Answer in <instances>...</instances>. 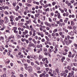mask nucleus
I'll list each match as a JSON object with an SVG mask.
<instances>
[{
    "mask_svg": "<svg viewBox=\"0 0 77 77\" xmlns=\"http://www.w3.org/2000/svg\"><path fill=\"white\" fill-rule=\"evenodd\" d=\"M24 65L25 66V69L26 70H28V71L29 72H32V67L31 66H29L27 67L28 65L26 64H24Z\"/></svg>",
    "mask_w": 77,
    "mask_h": 77,
    "instance_id": "f257e3e1",
    "label": "nucleus"
},
{
    "mask_svg": "<svg viewBox=\"0 0 77 77\" xmlns=\"http://www.w3.org/2000/svg\"><path fill=\"white\" fill-rule=\"evenodd\" d=\"M60 75L61 76H64V77H66V75H67V74L65 72L63 71L62 73H60Z\"/></svg>",
    "mask_w": 77,
    "mask_h": 77,
    "instance_id": "f03ea898",
    "label": "nucleus"
},
{
    "mask_svg": "<svg viewBox=\"0 0 77 77\" xmlns=\"http://www.w3.org/2000/svg\"><path fill=\"white\" fill-rule=\"evenodd\" d=\"M50 48H50H49V52L50 53L51 52H52V51H53V46H51L50 47Z\"/></svg>",
    "mask_w": 77,
    "mask_h": 77,
    "instance_id": "7ed1b4c3",
    "label": "nucleus"
},
{
    "mask_svg": "<svg viewBox=\"0 0 77 77\" xmlns=\"http://www.w3.org/2000/svg\"><path fill=\"white\" fill-rule=\"evenodd\" d=\"M74 34V32L71 31L69 33V35H71V36H73Z\"/></svg>",
    "mask_w": 77,
    "mask_h": 77,
    "instance_id": "20e7f679",
    "label": "nucleus"
},
{
    "mask_svg": "<svg viewBox=\"0 0 77 77\" xmlns=\"http://www.w3.org/2000/svg\"><path fill=\"white\" fill-rule=\"evenodd\" d=\"M66 60L68 62H71V60L69 58H66Z\"/></svg>",
    "mask_w": 77,
    "mask_h": 77,
    "instance_id": "39448f33",
    "label": "nucleus"
},
{
    "mask_svg": "<svg viewBox=\"0 0 77 77\" xmlns=\"http://www.w3.org/2000/svg\"><path fill=\"white\" fill-rule=\"evenodd\" d=\"M72 70L73 71H77V69H75V67H74L72 68Z\"/></svg>",
    "mask_w": 77,
    "mask_h": 77,
    "instance_id": "423d86ee",
    "label": "nucleus"
},
{
    "mask_svg": "<svg viewBox=\"0 0 77 77\" xmlns=\"http://www.w3.org/2000/svg\"><path fill=\"white\" fill-rule=\"evenodd\" d=\"M72 40H69V43H68V45H69V44H70L71 43H72Z\"/></svg>",
    "mask_w": 77,
    "mask_h": 77,
    "instance_id": "0eeeda50",
    "label": "nucleus"
},
{
    "mask_svg": "<svg viewBox=\"0 0 77 77\" xmlns=\"http://www.w3.org/2000/svg\"><path fill=\"white\" fill-rule=\"evenodd\" d=\"M23 57H24V56L23 55V54H22L20 56H19V57L20 58H23Z\"/></svg>",
    "mask_w": 77,
    "mask_h": 77,
    "instance_id": "6e6552de",
    "label": "nucleus"
},
{
    "mask_svg": "<svg viewBox=\"0 0 77 77\" xmlns=\"http://www.w3.org/2000/svg\"><path fill=\"white\" fill-rule=\"evenodd\" d=\"M42 55H39V59L40 60L41 59H42Z\"/></svg>",
    "mask_w": 77,
    "mask_h": 77,
    "instance_id": "1a4fd4ad",
    "label": "nucleus"
},
{
    "mask_svg": "<svg viewBox=\"0 0 77 77\" xmlns=\"http://www.w3.org/2000/svg\"><path fill=\"white\" fill-rule=\"evenodd\" d=\"M44 50L45 52H47V48H44Z\"/></svg>",
    "mask_w": 77,
    "mask_h": 77,
    "instance_id": "9d476101",
    "label": "nucleus"
},
{
    "mask_svg": "<svg viewBox=\"0 0 77 77\" xmlns=\"http://www.w3.org/2000/svg\"><path fill=\"white\" fill-rule=\"evenodd\" d=\"M27 2L29 3H32V0H28Z\"/></svg>",
    "mask_w": 77,
    "mask_h": 77,
    "instance_id": "9b49d317",
    "label": "nucleus"
},
{
    "mask_svg": "<svg viewBox=\"0 0 77 77\" xmlns=\"http://www.w3.org/2000/svg\"><path fill=\"white\" fill-rule=\"evenodd\" d=\"M73 64L74 66H77V63H73Z\"/></svg>",
    "mask_w": 77,
    "mask_h": 77,
    "instance_id": "f8f14e48",
    "label": "nucleus"
},
{
    "mask_svg": "<svg viewBox=\"0 0 77 77\" xmlns=\"http://www.w3.org/2000/svg\"><path fill=\"white\" fill-rule=\"evenodd\" d=\"M38 12L39 13H42V11L41 10H38Z\"/></svg>",
    "mask_w": 77,
    "mask_h": 77,
    "instance_id": "ddd939ff",
    "label": "nucleus"
},
{
    "mask_svg": "<svg viewBox=\"0 0 77 77\" xmlns=\"http://www.w3.org/2000/svg\"><path fill=\"white\" fill-rule=\"evenodd\" d=\"M71 76H72V75H74V71H72L71 72Z\"/></svg>",
    "mask_w": 77,
    "mask_h": 77,
    "instance_id": "4468645a",
    "label": "nucleus"
},
{
    "mask_svg": "<svg viewBox=\"0 0 77 77\" xmlns=\"http://www.w3.org/2000/svg\"><path fill=\"white\" fill-rule=\"evenodd\" d=\"M71 73H69V75L67 76V77H71Z\"/></svg>",
    "mask_w": 77,
    "mask_h": 77,
    "instance_id": "2eb2a0df",
    "label": "nucleus"
},
{
    "mask_svg": "<svg viewBox=\"0 0 77 77\" xmlns=\"http://www.w3.org/2000/svg\"><path fill=\"white\" fill-rule=\"evenodd\" d=\"M67 69H68L69 70H71V67L68 66H67Z\"/></svg>",
    "mask_w": 77,
    "mask_h": 77,
    "instance_id": "dca6fc26",
    "label": "nucleus"
},
{
    "mask_svg": "<svg viewBox=\"0 0 77 77\" xmlns=\"http://www.w3.org/2000/svg\"><path fill=\"white\" fill-rule=\"evenodd\" d=\"M37 53H39L41 51H39V50L38 49H37V51H36Z\"/></svg>",
    "mask_w": 77,
    "mask_h": 77,
    "instance_id": "f3484780",
    "label": "nucleus"
},
{
    "mask_svg": "<svg viewBox=\"0 0 77 77\" xmlns=\"http://www.w3.org/2000/svg\"><path fill=\"white\" fill-rule=\"evenodd\" d=\"M55 71L56 72L58 73L59 72V69H55Z\"/></svg>",
    "mask_w": 77,
    "mask_h": 77,
    "instance_id": "a211bd4d",
    "label": "nucleus"
},
{
    "mask_svg": "<svg viewBox=\"0 0 77 77\" xmlns=\"http://www.w3.org/2000/svg\"><path fill=\"white\" fill-rule=\"evenodd\" d=\"M17 38L18 39H19V38H21V37L20 35H18L17 36Z\"/></svg>",
    "mask_w": 77,
    "mask_h": 77,
    "instance_id": "6ab92c4d",
    "label": "nucleus"
},
{
    "mask_svg": "<svg viewBox=\"0 0 77 77\" xmlns=\"http://www.w3.org/2000/svg\"><path fill=\"white\" fill-rule=\"evenodd\" d=\"M5 21H7L8 20V17H5Z\"/></svg>",
    "mask_w": 77,
    "mask_h": 77,
    "instance_id": "aec40b11",
    "label": "nucleus"
},
{
    "mask_svg": "<svg viewBox=\"0 0 77 77\" xmlns=\"http://www.w3.org/2000/svg\"><path fill=\"white\" fill-rule=\"evenodd\" d=\"M12 38L11 36H9L8 38V40H11V38Z\"/></svg>",
    "mask_w": 77,
    "mask_h": 77,
    "instance_id": "412c9836",
    "label": "nucleus"
},
{
    "mask_svg": "<svg viewBox=\"0 0 77 77\" xmlns=\"http://www.w3.org/2000/svg\"><path fill=\"white\" fill-rule=\"evenodd\" d=\"M45 38L48 41L49 40V38H48V37H47V36H45Z\"/></svg>",
    "mask_w": 77,
    "mask_h": 77,
    "instance_id": "4be33fe9",
    "label": "nucleus"
},
{
    "mask_svg": "<svg viewBox=\"0 0 77 77\" xmlns=\"http://www.w3.org/2000/svg\"><path fill=\"white\" fill-rule=\"evenodd\" d=\"M13 5L14 6H16V2H14L13 4Z\"/></svg>",
    "mask_w": 77,
    "mask_h": 77,
    "instance_id": "5701e85b",
    "label": "nucleus"
},
{
    "mask_svg": "<svg viewBox=\"0 0 77 77\" xmlns=\"http://www.w3.org/2000/svg\"><path fill=\"white\" fill-rule=\"evenodd\" d=\"M2 24H3V28L4 29H5L6 28V26H5V24H4V23H2Z\"/></svg>",
    "mask_w": 77,
    "mask_h": 77,
    "instance_id": "b1692460",
    "label": "nucleus"
},
{
    "mask_svg": "<svg viewBox=\"0 0 77 77\" xmlns=\"http://www.w3.org/2000/svg\"><path fill=\"white\" fill-rule=\"evenodd\" d=\"M63 55H66V54H67V52H64L63 53Z\"/></svg>",
    "mask_w": 77,
    "mask_h": 77,
    "instance_id": "393cba45",
    "label": "nucleus"
},
{
    "mask_svg": "<svg viewBox=\"0 0 77 77\" xmlns=\"http://www.w3.org/2000/svg\"><path fill=\"white\" fill-rule=\"evenodd\" d=\"M37 70H40V69H41V68L39 67H38L37 68Z\"/></svg>",
    "mask_w": 77,
    "mask_h": 77,
    "instance_id": "a878e982",
    "label": "nucleus"
},
{
    "mask_svg": "<svg viewBox=\"0 0 77 77\" xmlns=\"http://www.w3.org/2000/svg\"><path fill=\"white\" fill-rule=\"evenodd\" d=\"M13 29H14V30H17V27H14Z\"/></svg>",
    "mask_w": 77,
    "mask_h": 77,
    "instance_id": "bb28decb",
    "label": "nucleus"
},
{
    "mask_svg": "<svg viewBox=\"0 0 77 77\" xmlns=\"http://www.w3.org/2000/svg\"><path fill=\"white\" fill-rule=\"evenodd\" d=\"M49 27H51V24L50 23H48V24L47 25Z\"/></svg>",
    "mask_w": 77,
    "mask_h": 77,
    "instance_id": "cd10ccee",
    "label": "nucleus"
},
{
    "mask_svg": "<svg viewBox=\"0 0 77 77\" xmlns=\"http://www.w3.org/2000/svg\"><path fill=\"white\" fill-rule=\"evenodd\" d=\"M45 8H46V7H48V4H46L45 5Z\"/></svg>",
    "mask_w": 77,
    "mask_h": 77,
    "instance_id": "c85d7f7f",
    "label": "nucleus"
},
{
    "mask_svg": "<svg viewBox=\"0 0 77 77\" xmlns=\"http://www.w3.org/2000/svg\"><path fill=\"white\" fill-rule=\"evenodd\" d=\"M49 69L48 68H46V70L47 72H48V70H49Z\"/></svg>",
    "mask_w": 77,
    "mask_h": 77,
    "instance_id": "c756f323",
    "label": "nucleus"
},
{
    "mask_svg": "<svg viewBox=\"0 0 77 77\" xmlns=\"http://www.w3.org/2000/svg\"><path fill=\"white\" fill-rule=\"evenodd\" d=\"M35 62L36 63H37V65H39V62H38V61H35Z\"/></svg>",
    "mask_w": 77,
    "mask_h": 77,
    "instance_id": "7c9ffc66",
    "label": "nucleus"
},
{
    "mask_svg": "<svg viewBox=\"0 0 77 77\" xmlns=\"http://www.w3.org/2000/svg\"><path fill=\"white\" fill-rule=\"evenodd\" d=\"M5 15H8V13L7 11H5Z\"/></svg>",
    "mask_w": 77,
    "mask_h": 77,
    "instance_id": "2f4dec72",
    "label": "nucleus"
},
{
    "mask_svg": "<svg viewBox=\"0 0 77 77\" xmlns=\"http://www.w3.org/2000/svg\"><path fill=\"white\" fill-rule=\"evenodd\" d=\"M54 5H56V2H53L52 3V5L53 6H54Z\"/></svg>",
    "mask_w": 77,
    "mask_h": 77,
    "instance_id": "473e14b6",
    "label": "nucleus"
},
{
    "mask_svg": "<svg viewBox=\"0 0 77 77\" xmlns=\"http://www.w3.org/2000/svg\"><path fill=\"white\" fill-rule=\"evenodd\" d=\"M9 17L11 19H14V17H13V16H10Z\"/></svg>",
    "mask_w": 77,
    "mask_h": 77,
    "instance_id": "72a5a7b5",
    "label": "nucleus"
},
{
    "mask_svg": "<svg viewBox=\"0 0 77 77\" xmlns=\"http://www.w3.org/2000/svg\"><path fill=\"white\" fill-rule=\"evenodd\" d=\"M53 74H55V75H56V72L55 71H53Z\"/></svg>",
    "mask_w": 77,
    "mask_h": 77,
    "instance_id": "f704fd0d",
    "label": "nucleus"
},
{
    "mask_svg": "<svg viewBox=\"0 0 77 77\" xmlns=\"http://www.w3.org/2000/svg\"><path fill=\"white\" fill-rule=\"evenodd\" d=\"M18 5L20 6H22L23 5V4L21 3H19Z\"/></svg>",
    "mask_w": 77,
    "mask_h": 77,
    "instance_id": "c9c22d12",
    "label": "nucleus"
},
{
    "mask_svg": "<svg viewBox=\"0 0 77 77\" xmlns=\"http://www.w3.org/2000/svg\"><path fill=\"white\" fill-rule=\"evenodd\" d=\"M15 20L16 21H18L19 20V18L18 17H16L15 18Z\"/></svg>",
    "mask_w": 77,
    "mask_h": 77,
    "instance_id": "e433bc0d",
    "label": "nucleus"
},
{
    "mask_svg": "<svg viewBox=\"0 0 77 77\" xmlns=\"http://www.w3.org/2000/svg\"><path fill=\"white\" fill-rule=\"evenodd\" d=\"M71 25H72V26H73V25H74V22H73V21H72L71 22Z\"/></svg>",
    "mask_w": 77,
    "mask_h": 77,
    "instance_id": "4c0bfd02",
    "label": "nucleus"
},
{
    "mask_svg": "<svg viewBox=\"0 0 77 77\" xmlns=\"http://www.w3.org/2000/svg\"><path fill=\"white\" fill-rule=\"evenodd\" d=\"M65 72H66V73H68V71L67 69H66L65 70Z\"/></svg>",
    "mask_w": 77,
    "mask_h": 77,
    "instance_id": "58836bf2",
    "label": "nucleus"
},
{
    "mask_svg": "<svg viewBox=\"0 0 77 77\" xmlns=\"http://www.w3.org/2000/svg\"><path fill=\"white\" fill-rule=\"evenodd\" d=\"M0 21L1 23H4V20H2V19L0 20Z\"/></svg>",
    "mask_w": 77,
    "mask_h": 77,
    "instance_id": "ea45409f",
    "label": "nucleus"
},
{
    "mask_svg": "<svg viewBox=\"0 0 77 77\" xmlns=\"http://www.w3.org/2000/svg\"><path fill=\"white\" fill-rule=\"evenodd\" d=\"M54 49L56 51H58V49L57 48H55Z\"/></svg>",
    "mask_w": 77,
    "mask_h": 77,
    "instance_id": "a19ab883",
    "label": "nucleus"
},
{
    "mask_svg": "<svg viewBox=\"0 0 77 77\" xmlns=\"http://www.w3.org/2000/svg\"><path fill=\"white\" fill-rule=\"evenodd\" d=\"M72 55V54H69L68 55V56L69 57H71V56Z\"/></svg>",
    "mask_w": 77,
    "mask_h": 77,
    "instance_id": "79ce46f5",
    "label": "nucleus"
},
{
    "mask_svg": "<svg viewBox=\"0 0 77 77\" xmlns=\"http://www.w3.org/2000/svg\"><path fill=\"white\" fill-rule=\"evenodd\" d=\"M46 29L47 30H50V28H49V27H47Z\"/></svg>",
    "mask_w": 77,
    "mask_h": 77,
    "instance_id": "37998d69",
    "label": "nucleus"
},
{
    "mask_svg": "<svg viewBox=\"0 0 77 77\" xmlns=\"http://www.w3.org/2000/svg\"><path fill=\"white\" fill-rule=\"evenodd\" d=\"M21 21L22 22H24V19H21Z\"/></svg>",
    "mask_w": 77,
    "mask_h": 77,
    "instance_id": "c03bdc74",
    "label": "nucleus"
},
{
    "mask_svg": "<svg viewBox=\"0 0 77 77\" xmlns=\"http://www.w3.org/2000/svg\"><path fill=\"white\" fill-rule=\"evenodd\" d=\"M26 44H28L29 43V40H26Z\"/></svg>",
    "mask_w": 77,
    "mask_h": 77,
    "instance_id": "a18cd8bd",
    "label": "nucleus"
},
{
    "mask_svg": "<svg viewBox=\"0 0 77 77\" xmlns=\"http://www.w3.org/2000/svg\"><path fill=\"white\" fill-rule=\"evenodd\" d=\"M31 65H32V66H33L34 65V63H33V62H31Z\"/></svg>",
    "mask_w": 77,
    "mask_h": 77,
    "instance_id": "49530a36",
    "label": "nucleus"
},
{
    "mask_svg": "<svg viewBox=\"0 0 77 77\" xmlns=\"http://www.w3.org/2000/svg\"><path fill=\"white\" fill-rule=\"evenodd\" d=\"M5 9H9V7L8 6H6Z\"/></svg>",
    "mask_w": 77,
    "mask_h": 77,
    "instance_id": "de8ad7c7",
    "label": "nucleus"
},
{
    "mask_svg": "<svg viewBox=\"0 0 77 77\" xmlns=\"http://www.w3.org/2000/svg\"><path fill=\"white\" fill-rule=\"evenodd\" d=\"M42 42H45V39L44 38H43L42 39Z\"/></svg>",
    "mask_w": 77,
    "mask_h": 77,
    "instance_id": "09e8293b",
    "label": "nucleus"
},
{
    "mask_svg": "<svg viewBox=\"0 0 77 77\" xmlns=\"http://www.w3.org/2000/svg\"><path fill=\"white\" fill-rule=\"evenodd\" d=\"M27 61L28 63H30V60H27Z\"/></svg>",
    "mask_w": 77,
    "mask_h": 77,
    "instance_id": "8fccbe9b",
    "label": "nucleus"
},
{
    "mask_svg": "<svg viewBox=\"0 0 77 77\" xmlns=\"http://www.w3.org/2000/svg\"><path fill=\"white\" fill-rule=\"evenodd\" d=\"M56 17H55V18H53V20H54V21H55L56 20Z\"/></svg>",
    "mask_w": 77,
    "mask_h": 77,
    "instance_id": "3c124183",
    "label": "nucleus"
},
{
    "mask_svg": "<svg viewBox=\"0 0 77 77\" xmlns=\"http://www.w3.org/2000/svg\"><path fill=\"white\" fill-rule=\"evenodd\" d=\"M49 21H50V22H51L52 21H51V18H49Z\"/></svg>",
    "mask_w": 77,
    "mask_h": 77,
    "instance_id": "603ef678",
    "label": "nucleus"
},
{
    "mask_svg": "<svg viewBox=\"0 0 77 77\" xmlns=\"http://www.w3.org/2000/svg\"><path fill=\"white\" fill-rule=\"evenodd\" d=\"M60 22H61L62 23H63V20L62 19H60Z\"/></svg>",
    "mask_w": 77,
    "mask_h": 77,
    "instance_id": "864d4df0",
    "label": "nucleus"
},
{
    "mask_svg": "<svg viewBox=\"0 0 77 77\" xmlns=\"http://www.w3.org/2000/svg\"><path fill=\"white\" fill-rule=\"evenodd\" d=\"M20 77H24V75H23V74H20Z\"/></svg>",
    "mask_w": 77,
    "mask_h": 77,
    "instance_id": "5fc2aeb1",
    "label": "nucleus"
},
{
    "mask_svg": "<svg viewBox=\"0 0 77 77\" xmlns=\"http://www.w3.org/2000/svg\"><path fill=\"white\" fill-rule=\"evenodd\" d=\"M55 35L56 36H59V34H58V33H55Z\"/></svg>",
    "mask_w": 77,
    "mask_h": 77,
    "instance_id": "6e6d98bb",
    "label": "nucleus"
},
{
    "mask_svg": "<svg viewBox=\"0 0 77 77\" xmlns=\"http://www.w3.org/2000/svg\"><path fill=\"white\" fill-rule=\"evenodd\" d=\"M35 9H38L39 8V7L38 6H36L35 7Z\"/></svg>",
    "mask_w": 77,
    "mask_h": 77,
    "instance_id": "4d7b16f0",
    "label": "nucleus"
},
{
    "mask_svg": "<svg viewBox=\"0 0 77 77\" xmlns=\"http://www.w3.org/2000/svg\"><path fill=\"white\" fill-rule=\"evenodd\" d=\"M29 41H32V38H29Z\"/></svg>",
    "mask_w": 77,
    "mask_h": 77,
    "instance_id": "13d9d810",
    "label": "nucleus"
},
{
    "mask_svg": "<svg viewBox=\"0 0 77 77\" xmlns=\"http://www.w3.org/2000/svg\"><path fill=\"white\" fill-rule=\"evenodd\" d=\"M33 47H34V48H36L37 47V46L35 45H34Z\"/></svg>",
    "mask_w": 77,
    "mask_h": 77,
    "instance_id": "bf43d9fd",
    "label": "nucleus"
},
{
    "mask_svg": "<svg viewBox=\"0 0 77 77\" xmlns=\"http://www.w3.org/2000/svg\"><path fill=\"white\" fill-rule=\"evenodd\" d=\"M29 36V35L28 34H27L25 35V37L26 38H28V36Z\"/></svg>",
    "mask_w": 77,
    "mask_h": 77,
    "instance_id": "052dcab7",
    "label": "nucleus"
},
{
    "mask_svg": "<svg viewBox=\"0 0 77 77\" xmlns=\"http://www.w3.org/2000/svg\"><path fill=\"white\" fill-rule=\"evenodd\" d=\"M71 3H74V0H72L71 1Z\"/></svg>",
    "mask_w": 77,
    "mask_h": 77,
    "instance_id": "680f3d73",
    "label": "nucleus"
},
{
    "mask_svg": "<svg viewBox=\"0 0 77 77\" xmlns=\"http://www.w3.org/2000/svg\"><path fill=\"white\" fill-rule=\"evenodd\" d=\"M25 32L26 33V34H27V33H28V31L26 30Z\"/></svg>",
    "mask_w": 77,
    "mask_h": 77,
    "instance_id": "e2e57ef3",
    "label": "nucleus"
},
{
    "mask_svg": "<svg viewBox=\"0 0 77 77\" xmlns=\"http://www.w3.org/2000/svg\"><path fill=\"white\" fill-rule=\"evenodd\" d=\"M30 56H29V55H28L27 56V58L28 59H30Z\"/></svg>",
    "mask_w": 77,
    "mask_h": 77,
    "instance_id": "0e129e2a",
    "label": "nucleus"
},
{
    "mask_svg": "<svg viewBox=\"0 0 77 77\" xmlns=\"http://www.w3.org/2000/svg\"><path fill=\"white\" fill-rule=\"evenodd\" d=\"M3 75V77H6V74H5V73H4V74Z\"/></svg>",
    "mask_w": 77,
    "mask_h": 77,
    "instance_id": "69168bd1",
    "label": "nucleus"
},
{
    "mask_svg": "<svg viewBox=\"0 0 77 77\" xmlns=\"http://www.w3.org/2000/svg\"><path fill=\"white\" fill-rule=\"evenodd\" d=\"M74 45L75 47H77V44H75V43H74Z\"/></svg>",
    "mask_w": 77,
    "mask_h": 77,
    "instance_id": "338daca9",
    "label": "nucleus"
},
{
    "mask_svg": "<svg viewBox=\"0 0 77 77\" xmlns=\"http://www.w3.org/2000/svg\"><path fill=\"white\" fill-rule=\"evenodd\" d=\"M11 77H16V76H15V75H12L11 76Z\"/></svg>",
    "mask_w": 77,
    "mask_h": 77,
    "instance_id": "774afa93",
    "label": "nucleus"
}]
</instances>
